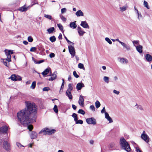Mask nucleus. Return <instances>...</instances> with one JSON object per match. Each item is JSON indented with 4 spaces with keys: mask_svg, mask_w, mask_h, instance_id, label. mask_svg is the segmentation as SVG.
Listing matches in <instances>:
<instances>
[{
    "mask_svg": "<svg viewBox=\"0 0 152 152\" xmlns=\"http://www.w3.org/2000/svg\"><path fill=\"white\" fill-rule=\"evenodd\" d=\"M90 108L92 110H93V111H95V108L94 106V105H91L90 107Z\"/></svg>",
    "mask_w": 152,
    "mask_h": 152,
    "instance_id": "obj_51",
    "label": "nucleus"
},
{
    "mask_svg": "<svg viewBox=\"0 0 152 152\" xmlns=\"http://www.w3.org/2000/svg\"><path fill=\"white\" fill-rule=\"evenodd\" d=\"M53 110L56 113H57L58 112V110L57 108V106L56 105H55L54 107L53 108Z\"/></svg>",
    "mask_w": 152,
    "mask_h": 152,
    "instance_id": "obj_42",
    "label": "nucleus"
},
{
    "mask_svg": "<svg viewBox=\"0 0 152 152\" xmlns=\"http://www.w3.org/2000/svg\"><path fill=\"white\" fill-rule=\"evenodd\" d=\"M109 77L107 76H104L103 77V80L104 81L107 83H109Z\"/></svg>",
    "mask_w": 152,
    "mask_h": 152,
    "instance_id": "obj_28",
    "label": "nucleus"
},
{
    "mask_svg": "<svg viewBox=\"0 0 152 152\" xmlns=\"http://www.w3.org/2000/svg\"><path fill=\"white\" fill-rule=\"evenodd\" d=\"M16 81H20L22 80V78L21 77L19 76L18 75L16 77Z\"/></svg>",
    "mask_w": 152,
    "mask_h": 152,
    "instance_id": "obj_50",
    "label": "nucleus"
},
{
    "mask_svg": "<svg viewBox=\"0 0 152 152\" xmlns=\"http://www.w3.org/2000/svg\"><path fill=\"white\" fill-rule=\"evenodd\" d=\"M121 45L124 48L126 49L127 50L129 51L131 50V47L129 45L123 42Z\"/></svg>",
    "mask_w": 152,
    "mask_h": 152,
    "instance_id": "obj_11",
    "label": "nucleus"
},
{
    "mask_svg": "<svg viewBox=\"0 0 152 152\" xmlns=\"http://www.w3.org/2000/svg\"><path fill=\"white\" fill-rule=\"evenodd\" d=\"M115 143L114 142L110 143L108 145V148L112 150V149L115 147Z\"/></svg>",
    "mask_w": 152,
    "mask_h": 152,
    "instance_id": "obj_25",
    "label": "nucleus"
},
{
    "mask_svg": "<svg viewBox=\"0 0 152 152\" xmlns=\"http://www.w3.org/2000/svg\"><path fill=\"white\" fill-rule=\"evenodd\" d=\"M36 82L34 81L31 84V85L30 87V88H32V89H34L35 87L36 86Z\"/></svg>",
    "mask_w": 152,
    "mask_h": 152,
    "instance_id": "obj_38",
    "label": "nucleus"
},
{
    "mask_svg": "<svg viewBox=\"0 0 152 152\" xmlns=\"http://www.w3.org/2000/svg\"><path fill=\"white\" fill-rule=\"evenodd\" d=\"M105 118L109 121V123H111L113 122L112 119L109 116L108 113L107 112L105 113Z\"/></svg>",
    "mask_w": 152,
    "mask_h": 152,
    "instance_id": "obj_16",
    "label": "nucleus"
},
{
    "mask_svg": "<svg viewBox=\"0 0 152 152\" xmlns=\"http://www.w3.org/2000/svg\"><path fill=\"white\" fill-rule=\"evenodd\" d=\"M78 103L80 106L82 107L84 106V99L83 98V96L81 95H80V96Z\"/></svg>",
    "mask_w": 152,
    "mask_h": 152,
    "instance_id": "obj_10",
    "label": "nucleus"
},
{
    "mask_svg": "<svg viewBox=\"0 0 152 152\" xmlns=\"http://www.w3.org/2000/svg\"><path fill=\"white\" fill-rule=\"evenodd\" d=\"M55 56V55L53 53H51L49 55L50 57L51 58L54 57Z\"/></svg>",
    "mask_w": 152,
    "mask_h": 152,
    "instance_id": "obj_57",
    "label": "nucleus"
},
{
    "mask_svg": "<svg viewBox=\"0 0 152 152\" xmlns=\"http://www.w3.org/2000/svg\"><path fill=\"white\" fill-rule=\"evenodd\" d=\"M57 25L61 31H62L63 30V27L61 24H57Z\"/></svg>",
    "mask_w": 152,
    "mask_h": 152,
    "instance_id": "obj_40",
    "label": "nucleus"
},
{
    "mask_svg": "<svg viewBox=\"0 0 152 152\" xmlns=\"http://www.w3.org/2000/svg\"><path fill=\"white\" fill-rule=\"evenodd\" d=\"M25 104L26 107L18 112L17 117L20 123L25 126H27L29 131H31L33 129V126L28 124L36 122L35 113L37 112V109L36 104L33 102L26 101Z\"/></svg>",
    "mask_w": 152,
    "mask_h": 152,
    "instance_id": "obj_1",
    "label": "nucleus"
},
{
    "mask_svg": "<svg viewBox=\"0 0 152 152\" xmlns=\"http://www.w3.org/2000/svg\"><path fill=\"white\" fill-rule=\"evenodd\" d=\"M55 29L54 27H51L47 29V31L50 34Z\"/></svg>",
    "mask_w": 152,
    "mask_h": 152,
    "instance_id": "obj_30",
    "label": "nucleus"
},
{
    "mask_svg": "<svg viewBox=\"0 0 152 152\" xmlns=\"http://www.w3.org/2000/svg\"><path fill=\"white\" fill-rule=\"evenodd\" d=\"M139 41L138 40H134L133 41H132V43L133 44V45L134 46H136V45H139Z\"/></svg>",
    "mask_w": 152,
    "mask_h": 152,
    "instance_id": "obj_41",
    "label": "nucleus"
},
{
    "mask_svg": "<svg viewBox=\"0 0 152 152\" xmlns=\"http://www.w3.org/2000/svg\"><path fill=\"white\" fill-rule=\"evenodd\" d=\"M120 145L122 148L128 152L131 150L130 145L124 137H121L120 140Z\"/></svg>",
    "mask_w": 152,
    "mask_h": 152,
    "instance_id": "obj_2",
    "label": "nucleus"
},
{
    "mask_svg": "<svg viewBox=\"0 0 152 152\" xmlns=\"http://www.w3.org/2000/svg\"><path fill=\"white\" fill-rule=\"evenodd\" d=\"M87 123L89 124L95 125L96 124V120L94 118H88L86 119Z\"/></svg>",
    "mask_w": 152,
    "mask_h": 152,
    "instance_id": "obj_6",
    "label": "nucleus"
},
{
    "mask_svg": "<svg viewBox=\"0 0 152 152\" xmlns=\"http://www.w3.org/2000/svg\"><path fill=\"white\" fill-rule=\"evenodd\" d=\"M64 37L65 39H66V41H67V42H68V43L69 44H71L72 43L73 44H74L72 42H71L67 38V37L65 36H64Z\"/></svg>",
    "mask_w": 152,
    "mask_h": 152,
    "instance_id": "obj_49",
    "label": "nucleus"
},
{
    "mask_svg": "<svg viewBox=\"0 0 152 152\" xmlns=\"http://www.w3.org/2000/svg\"><path fill=\"white\" fill-rule=\"evenodd\" d=\"M141 138L146 142L148 143L149 142V138L148 135L145 134V132L144 131L141 135Z\"/></svg>",
    "mask_w": 152,
    "mask_h": 152,
    "instance_id": "obj_5",
    "label": "nucleus"
},
{
    "mask_svg": "<svg viewBox=\"0 0 152 152\" xmlns=\"http://www.w3.org/2000/svg\"><path fill=\"white\" fill-rule=\"evenodd\" d=\"M137 18L139 20H140V18H142V16L141 14V13L139 12L137 14Z\"/></svg>",
    "mask_w": 152,
    "mask_h": 152,
    "instance_id": "obj_44",
    "label": "nucleus"
},
{
    "mask_svg": "<svg viewBox=\"0 0 152 152\" xmlns=\"http://www.w3.org/2000/svg\"><path fill=\"white\" fill-rule=\"evenodd\" d=\"M105 40L109 44L111 45L112 44V42L110 39L108 37H106L105 38Z\"/></svg>",
    "mask_w": 152,
    "mask_h": 152,
    "instance_id": "obj_35",
    "label": "nucleus"
},
{
    "mask_svg": "<svg viewBox=\"0 0 152 152\" xmlns=\"http://www.w3.org/2000/svg\"><path fill=\"white\" fill-rule=\"evenodd\" d=\"M144 5L145 7H146L148 9H149V7L148 6V3L147 1H144Z\"/></svg>",
    "mask_w": 152,
    "mask_h": 152,
    "instance_id": "obj_43",
    "label": "nucleus"
},
{
    "mask_svg": "<svg viewBox=\"0 0 152 152\" xmlns=\"http://www.w3.org/2000/svg\"><path fill=\"white\" fill-rule=\"evenodd\" d=\"M136 151L137 152H142L139 148L138 147H136Z\"/></svg>",
    "mask_w": 152,
    "mask_h": 152,
    "instance_id": "obj_60",
    "label": "nucleus"
},
{
    "mask_svg": "<svg viewBox=\"0 0 152 152\" xmlns=\"http://www.w3.org/2000/svg\"><path fill=\"white\" fill-rule=\"evenodd\" d=\"M135 107L137 110H140L141 112H143L144 110L143 107L141 105L136 104Z\"/></svg>",
    "mask_w": 152,
    "mask_h": 152,
    "instance_id": "obj_18",
    "label": "nucleus"
},
{
    "mask_svg": "<svg viewBox=\"0 0 152 152\" xmlns=\"http://www.w3.org/2000/svg\"><path fill=\"white\" fill-rule=\"evenodd\" d=\"M50 71V73H51V69L50 68H48L45 69L42 74L44 77H45L46 75Z\"/></svg>",
    "mask_w": 152,
    "mask_h": 152,
    "instance_id": "obj_15",
    "label": "nucleus"
},
{
    "mask_svg": "<svg viewBox=\"0 0 152 152\" xmlns=\"http://www.w3.org/2000/svg\"><path fill=\"white\" fill-rule=\"evenodd\" d=\"M75 15L77 17H79L80 16H83L84 14L81 10H79L75 13Z\"/></svg>",
    "mask_w": 152,
    "mask_h": 152,
    "instance_id": "obj_20",
    "label": "nucleus"
},
{
    "mask_svg": "<svg viewBox=\"0 0 152 152\" xmlns=\"http://www.w3.org/2000/svg\"><path fill=\"white\" fill-rule=\"evenodd\" d=\"M50 40L52 42H54L56 41V38L55 36H52L50 38Z\"/></svg>",
    "mask_w": 152,
    "mask_h": 152,
    "instance_id": "obj_37",
    "label": "nucleus"
},
{
    "mask_svg": "<svg viewBox=\"0 0 152 152\" xmlns=\"http://www.w3.org/2000/svg\"><path fill=\"white\" fill-rule=\"evenodd\" d=\"M85 87V85L84 83L82 82L78 83L76 86V88L77 89L78 91L80 90L81 88Z\"/></svg>",
    "mask_w": 152,
    "mask_h": 152,
    "instance_id": "obj_13",
    "label": "nucleus"
},
{
    "mask_svg": "<svg viewBox=\"0 0 152 152\" xmlns=\"http://www.w3.org/2000/svg\"><path fill=\"white\" fill-rule=\"evenodd\" d=\"M17 145L19 148H21L23 146L21 145L20 143L18 142L16 143Z\"/></svg>",
    "mask_w": 152,
    "mask_h": 152,
    "instance_id": "obj_58",
    "label": "nucleus"
},
{
    "mask_svg": "<svg viewBox=\"0 0 152 152\" xmlns=\"http://www.w3.org/2000/svg\"><path fill=\"white\" fill-rule=\"evenodd\" d=\"M76 124H83V121L82 120H79L76 122Z\"/></svg>",
    "mask_w": 152,
    "mask_h": 152,
    "instance_id": "obj_55",
    "label": "nucleus"
},
{
    "mask_svg": "<svg viewBox=\"0 0 152 152\" xmlns=\"http://www.w3.org/2000/svg\"><path fill=\"white\" fill-rule=\"evenodd\" d=\"M44 17L49 20H51L52 19V16L48 15L45 14L44 15Z\"/></svg>",
    "mask_w": 152,
    "mask_h": 152,
    "instance_id": "obj_36",
    "label": "nucleus"
},
{
    "mask_svg": "<svg viewBox=\"0 0 152 152\" xmlns=\"http://www.w3.org/2000/svg\"><path fill=\"white\" fill-rule=\"evenodd\" d=\"M76 22H71L70 23L69 26L71 28L74 29L76 28L77 26L75 23Z\"/></svg>",
    "mask_w": 152,
    "mask_h": 152,
    "instance_id": "obj_24",
    "label": "nucleus"
},
{
    "mask_svg": "<svg viewBox=\"0 0 152 152\" xmlns=\"http://www.w3.org/2000/svg\"><path fill=\"white\" fill-rule=\"evenodd\" d=\"M134 11H135V12H136V13H137V14L138 13H139V12L138 10L137 9V8L135 6L134 7Z\"/></svg>",
    "mask_w": 152,
    "mask_h": 152,
    "instance_id": "obj_61",
    "label": "nucleus"
},
{
    "mask_svg": "<svg viewBox=\"0 0 152 152\" xmlns=\"http://www.w3.org/2000/svg\"><path fill=\"white\" fill-rule=\"evenodd\" d=\"M77 32L80 36H83L86 32L80 26H78L77 28Z\"/></svg>",
    "mask_w": 152,
    "mask_h": 152,
    "instance_id": "obj_14",
    "label": "nucleus"
},
{
    "mask_svg": "<svg viewBox=\"0 0 152 152\" xmlns=\"http://www.w3.org/2000/svg\"><path fill=\"white\" fill-rule=\"evenodd\" d=\"M137 50L140 53H141L142 52V46L140 45H139L137 46H136Z\"/></svg>",
    "mask_w": 152,
    "mask_h": 152,
    "instance_id": "obj_21",
    "label": "nucleus"
},
{
    "mask_svg": "<svg viewBox=\"0 0 152 152\" xmlns=\"http://www.w3.org/2000/svg\"><path fill=\"white\" fill-rule=\"evenodd\" d=\"M120 62L122 64H126L128 62V60L124 58H122L120 59Z\"/></svg>",
    "mask_w": 152,
    "mask_h": 152,
    "instance_id": "obj_19",
    "label": "nucleus"
},
{
    "mask_svg": "<svg viewBox=\"0 0 152 152\" xmlns=\"http://www.w3.org/2000/svg\"><path fill=\"white\" fill-rule=\"evenodd\" d=\"M73 88L72 86V84H69L68 85V88L66 91H71L72 90Z\"/></svg>",
    "mask_w": 152,
    "mask_h": 152,
    "instance_id": "obj_33",
    "label": "nucleus"
},
{
    "mask_svg": "<svg viewBox=\"0 0 152 152\" xmlns=\"http://www.w3.org/2000/svg\"><path fill=\"white\" fill-rule=\"evenodd\" d=\"M95 106H96V107L97 108H98L100 106V105H101V104H100V103L98 101H96L95 103Z\"/></svg>",
    "mask_w": 152,
    "mask_h": 152,
    "instance_id": "obj_34",
    "label": "nucleus"
},
{
    "mask_svg": "<svg viewBox=\"0 0 152 152\" xmlns=\"http://www.w3.org/2000/svg\"><path fill=\"white\" fill-rule=\"evenodd\" d=\"M27 8H26L25 6H23L19 8V10L22 12L25 11L27 10Z\"/></svg>",
    "mask_w": 152,
    "mask_h": 152,
    "instance_id": "obj_29",
    "label": "nucleus"
},
{
    "mask_svg": "<svg viewBox=\"0 0 152 152\" xmlns=\"http://www.w3.org/2000/svg\"><path fill=\"white\" fill-rule=\"evenodd\" d=\"M72 116L74 118H75V117H77V114L75 113H73L72 115Z\"/></svg>",
    "mask_w": 152,
    "mask_h": 152,
    "instance_id": "obj_62",
    "label": "nucleus"
},
{
    "mask_svg": "<svg viewBox=\"0 0 152 152\" xmlns=\"http://www.w3.org/2000/svg\"><path fill=\"white\" fill-rule=\"evenodd\" d=\"M37 133L34 131L32 132L30 134V137L32 139H35L37 138Z\"/></svg>",
    "mask_w": 152,
    "mask_h": 152,
    "instance_id": "obj_17",
    "label": "nucleus"
},
{
    "mask_svg": "<svg viewBox=\"0 0 152 152\" xmlns=\"http://www.w3.org/2000/svg\"><path fill=\"white\" fill-rule=\"evenodd\" d=\"M66 9L65 8H64L61 9V13L62 14L66 12Z\"/></svg>",
    "mask_w": 152,
    "mask_h": 152,
    "instance_id": "obj_48",
    "label": "nucleus"
},
{
    "mask_svg": "<svg viewBox=\"0 0 152 152\" xmlns=\"http://www.w3.org/2000/svg\"><path fill=\"white\" fill-rule=\"evenodd\" d=\"M56 130L54 129H50L48 128H45L42 129L39 132V134H41L42 133H44V134L51 135L56 132Z\"/></svg>",
    "mask_w": 152,
    "mask_h": 152,
    "instance_id": "obj_3",
    "label": "nucleus"
},
{
    "mask_svg": "<svg viewBox=\"0 0 152 152\" xmlns=\"http://www.w3.org/2000/svg\"><path fill=\"white\" fill-rule=\"evenodd\" d=\"M78 67L80 69H83V70L85 69V68L84 66V65L83 64L79 63L78 64Z\"/></svg>",
    "mask_w": 152,
    "mask_h": 152,
    "instance_id": "obj_32",
    "label": "nucleus"
},
{
    "mask_svg": "<svg viewBox=\"0 0 152 152\" xmlns=\"http://www.w3.org/2000/svg\"><path fill=\"white\" fill-rule=\"evenodd\" d=\"M3 147L7 151L10 150V143L7 141H4L3 142Z\"/></svg>",
    "mask_w": 152,
    "mask_h": 152,
    "instance_id": "obj_9",
    "label": "nucleus"
},
{
    "mask_svg": "<svg viewBox=\"0 0 152 152\" xmlns=\"http://www.w3.org/2000/svg\"><path fill=\"white\" fill-rule=\"evenodd\" d=\"M4 52L7 56V61L10 62L11 61V54L13 53V51L10 50H4Z\"/></svg>",
    "mask_w": 152,
    "mask_h": 152,
    "instance_id": "obj_4",
    "label": "nucleus"
},
{
    "mask_svg": "<svg viewBox=\"0 0 152 152\" xmlns=\"http://www.w3.org/2000/svg\"><path fill=\"white\" fill-rule=\"evenodd\" d=\"M69 52L72 56V57H73L75 55V52L74 47L71 45L68 46Z\"/></svg>",
    "mask_w": 152,
    "mask_h": 152,
    "instance_id": "obj_7",
    "label": "nucleus"
},
{
    "mask_svg": "<svg viewBox=\"0 0 152 152\" xmlns=\"http://www.w3.org/2000/svg\"><path fill=\"white\" fill-rule=\"evenodd\" d=\"M9 126L6 125L3 126L0 128V132L1 133H7Z\"/></svg>",
    "mask_w": 152,
    "mask_h": 152,
    "instance_id": "obj_8",
    "label": "nucleus"
},
{
    "mask_svg": "<svg viewBox=\"0 0 152 152\" xmlns=\"http://www.w3.org/2000/svg\"><path fill=\"white\" fill-rule=\"evenodd\" d=\"M72 107L73 109L74 110H75L76 109L77 107L74 104H72Z\"/></svg>",
    "mask_w": 152,
    "mask_h": 152,
    "instance_id": "obj_64",
    "label": "nucleus"
},
{
    "mask_svg": "<svg viewBox=\"0 0 152 152\" xmlns=\"http://www.w3.org/2000/svg\"><path fill=\"white\" fill-rule=\"evenodd\" d=\"M58 39H61L62 38V35L61 34H60L59 35V36L58 37Z\"/></svg>",
    "mask_w": 152,
    "mask_h": 152,
    "instance_id": "obj_63",
    "label": "nucleus"
},
{
    "mask_svg": "<svg viewBox=\"0 0 152 152\" xmlns=\"http://www.w3.org/2000/svg\"><path fill=\"white\" fill-rule=\"evenodd\" d=\"M128 8L127 5H125L122 7H120V11L121 12H124Z\"/></svg>",
    "mask_w": 152,
    "mask_h": 152,
    "instance_id": "obj_27",
    "label": "nucleus"
},
{
    "mask_svg": "<svg viewBox=\"0 0 152 152\" xmlns=\"http://www.w3.org/2000/svg\"><path fill=\"white\" fill-rule=\"evenodd\" d=\"M1 60H2L4 64L6 66L8 67V65L7 64V58H1Z\"/></svg>",
    "mask_w": 152,
    "mask_h": 152,
    "instance_id": "obj_26",
    "label": "nucleus"
},
{
    "mask_svg": "<svg viewBox=\"0 0 152 152\" xmlns=\"http://www.w3.org/2000/svg\"><path fill=\"white\" fill-rule=\"evenodd\" d=\"M51 77H53L55 79L56 77V73L55 72H54L53 74H52L51 75Z\"/></svg>",
    "mask_w": 152,
    "mask_h": 152,
    "instance_id": "obj_54",
    "label": "nucleus"
},
{
    "mask_svg": "<svg viewBox=\"0 0 152 152\" xmlns=\"http://www.w3.org/2000/svg\"><path fill=\"white\" fill-rule=\"evenodd\" d=\"M73 74L74 76L77 78L79 77V76L78 75L76 72V71H74L73 72Z\"/></svg>",
    "mask_w": 152,
    "mask_h": 152,
    "instance_id": "obj_47",
    "label": "nucleus"
},
{
    "mask_svg": "<svg viewBox=\"0 0 152 152\" xmlns=\"http://www.w3.org/2000/svg\"><path fill=\"white\" fill-rule=\"evenodd\" d=\"M78 113L84 115L85 114V112L82 109H79L77 112Z\"/></svg>",
    "mask_w": 152,
    "mask_h": 152,
    "instance_id": "obj_39",
    "label": "nucleus"
},
{
    "mask_svg": "<svg viewBox=\"0 0 152 152\" xmlns=\"http://www.w3.org/2000/svg\"><path fill=\"white\" fill-rule=\"evenodd\" d=\"M16 77L17 76L15 75H12L10 77V78L11 80H12L16 81Z\"/></svg>",
    "mask_w": 152,
    "mask_h": 152,
    "instance_id": "obj_31",
    "label": "nucleus"
},
{
    "mask_svg": "<svg viewBox=\"0 0 152 152\" xmlns=\"http://www.w3.org/2000/svg\"><path fill=\"white\" fill-rule=\"evenodd\" d=\"M145 58L148 62H150L152 61V56L149 54H146L145 56Z\"/></svg>",
    "mask_w": 152,
    "mask_h": 152,
    "instance_id": "obj_22",
    "label": "nucleus"
},
{
    "mask_svg": "<svg viewBox=\"0 0 152 152\" xmlns=\"http://www.w3.org/2000/svg\"><path fill=\"white\" fill-rule=\"evenodd\" d=\"M37 50V48L35 47H31L30 49V51L31 52H35Z\"/></svg>",
    "mask_w": 152,
    "mask_h": 152,
    "instance_id": "obj_46",
    "label": "nucleus"
},
{
    "mask_svg": "<svg viewBox=\"0 0 152 152\" xmlns=\"http://www.w3.org/2000/svg\"><path fill=\"white\" fill-rule=\"evenodd\" d=\"M105 107H104L102 109V110L101 111V113H105Z\"/></svg>",
    "mask_w": 152,
    "mask_h": 152,
    "instance_id": "obj_59",
    "label": "nucleus"
},
{
    "mask_svg": "<svg viewBox=\"0 0 152 152\" xmlns=\"http://www.w3.org/2000/svg\"><path fill=\"white\" fill-rule=\"evenodd\" d=\"M50 89L49 87H44L43 88V91H48Z\"/></svg>",
    "mask_w": 152,
    "mask_h": 152,
    "instance_id": "obj_53",
    "label": "nucleus"
},
{
    "mask_svg": "<svg viewBox=\"0 0 152 152\" xmlns=\"http://www.w3.org/2000/svg\"><path fill=\"white\" fill-rule=\"evenodd\" d=\"M113 92L117 95H118L119 94L120 92L119 91H118L116 90H114L113 91Z\"/></svg>",
    "mask_w": 152,
    "mask_h": 152,
    "instance_id": "obj_56",
    "label": "nucleus"
},
{
    "mask_svg": "<svg viewBox=\"0 0 152 152\" xmlns=\"http://www.w3.org/2000/svg\"><path fill=\"white\" fill-rule=\"evenodd\" d=\"M80 25L84 28L88 29L89 28V26L86 21H82Z\"/></svg>",
    "mask_w": 152,
    "mask_h": 152,
    "instance_id": "obj_12",
    "label": "nucleus"
},
{
    "mask_svg": "<svg viewBox=\"0 0 152 152\" xmlns=\"http://www.w3.org/2000/svg\"><path fill=\"white\" fill-rule=\"evenodd\" d=\"M61 18L62 20L63 21H65L66 20V18H65L63 15L61 16Z\"/></svg>",
    "mask_w": 152,
    "mask_h": 152,
    "instance_id": "obj_52",
    "label": "nucleus"
},
{
    "mask_svg": "<svg viewBox=\"0 0 152 152\" xmlns=\"http://www.w3.org/2000/svg\"><path fill=\"white\" fill-rule=\"evenodd\" d=\"M28 41L29 42H32L33 40V39L31 36H29L28 38Z\"/></svg>",
    "mask_w": 152,
    "mask_h": 152,
    "instance_id": "obj_45",
    "label": "nucleus"
},
{
    "mask_svg": "<svg viewBox=\"0 0 152 152\" xmlns=\"http://www.w3.org/2000/svg\"><path fill=\"white\" fill-rule=\"evenodd\" d=\"M66 95L68 97L69 99H72V95L71 91H66Z\"/></svg>",
    "mask_w": 152,
    "mask_h": 152,
    "instance_id": "obj_23",
    "label": "nucleus"
}]
</instances>
